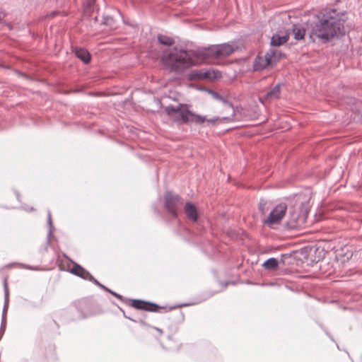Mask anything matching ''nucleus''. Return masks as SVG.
<instances>
[{
	"mask_svg": "<svg viewBox=\"0 0 362 362\" xmlns=\"http://www.w3.org/2000/svg\"><path fill=\"white\" fill-rule=\"evenodd\" d=\"M98 286H99L100 288H103V290H105V291H107V292H108V291H109V290H110L108 288L105 287L104 285H103V284H100V285H98Z\"/></svg>",
	"mask_w": 362,
	"mask_h": 362,
	"instance_id": "28",
	"label": "nucleus"
},
{
	"mask_svg": "<svg viewBox=\"0 0 362 362\" xmlns=\"http://www.w3.org/2000/svg\"><path fill=\"white\" fill-rule=\"evenodd\" d=\"M267 204V202L264 200H261V202H259V211H261V212L262 214H264L265 213V206Z\"/></svg>",
	"mask_w": 362,
	"mask_h": 362,
	"instance_id": "21",
	"label": "nucleus"
},
{
	"mask_svg": "<svg viewBox=\"0 0 362 362\" xmlns=\"http://www.w3.org/2000/svg\"><path fill=\"white\" fill-rule=\"evenodd\" d=\"M131 305L136 309L155 312L159 308L157 304L148 303L141 300H133Z\"/></svg>",
	"mask_w": 362,
	"mask_h": 362,
	"instance_id": "9",
	"label": "nucleus"
},
{
	"mask_svg": "<svg viewBox=\"0 0 362 362\" xmlns=\"http://www.w3.org/2000/svg\"><path fill=\"white\" fill-rule=\"evenodd\" d=\"M88 281H90L93 282L94 284H95V285H96V286H98V285H100V283L97 279H95V278H94L91 274H90V276H89V278H88Z\"/></svg>",
	"mask_w": 362,
	"mask_h": 362,
	"instance_id": "23",
	"label": "nucleus"
},
{
	"mask_svg": "<svg viewBox=\"0 0 362 362\" xmlns=\"http://www.w3.org/2000/svg\"><path fill=\"white\" fill-rule=\"evenodd\" d=\"M209 93L217 100L222 102L223 103L228 105L230 107L233 109V105L229 103L226 98L218 94L217 92L214 90H210Z\"/></svg>",
	"mask_w": 362,
	"mask_h": 362,
	"instance_id": "18",
	"label": "nucleus"
},
{
	"mask_svg": "<svg viewBox=\"0 0 362 362\" xmlns=\"http://www.w3.org/2000/svg\"><path fill=\"white\" fill-rule=\"evenodd\" d=\"M296 223H291V225L289 226V227H290V228H294V227H296Z\"/></svg>",
	"mask_w": 362,
	"mask_h": 362,
	"instance_id": "30",
	"label": "nucleus"
},
{
	"mask_svg": "<svg viewBox=\"0 0 362 362\" xmlns=\"http://www.w3.org/2000/svg\"><path fill=\"white\" fill-rule=\"evenodd\" d=\"M344 14L330 9L320 13L308 21L307 30L313 42L316 38L325 42L344 33Z\"/></svg>",
	"mask_w": 362,
	"mask_h": 362,
	"instance_id": "1",
	"label": "nucleus"
},
{
	"mask_svg": "<svg viewBox=\"0 0 362 362\" xmlns=\"http://www.w3.org/2000/svg\"><path fill=\"white\" fill-rule=\"evenodd\" d=\"M76 56L85 64H88L90 61V54L88 51L84 48H76Z\"/></svg>",
	"mask_w": 362,
	"mask_h": 362,
	"instance_id": "14",
	"label": "nucleus"
},
{
	"mask_svg": "<svg viewBox=\"0 0 362 362\" xmlns=\"http://www.w3.org/2000/svg\"><path fill=\"white\" fill-rule=\"evenodd\" d=\"M281 95V84H276L273 88L268 90L264 95V100L267 101H272L277 100L280 98Z\"/></svg>",
	"mask_w": 362,
	"mask_h": 362,
	"instance_id": "11",
	"label": "nucleus"
},
{
	"mask_svg": "<svg viewBox=\"0 0 362 362\" xmlns=\"http://www.w3.org/2000/svg\"><path fill=\"white\" fill-rule=\"evenodd\" d=\"M109 293H110L112 295H113L114 296H115L116 298H117L118 299L121 300H124V298L122 296H121L120 294H118L112 291H111L110 289L108 291Z\"/></svg>",
	"mask_w": 362,
	"mask_h": 362,
	"instance_id": "24",
	"label": "nucleus"
},
{
	"mask_svg": "<svg viewBox=\"0 0 362 362\" xmlns=\"http://www.w3.org/2000/svg\"><path fill=\"white\" fill-rule=\"evenodd\" d=\"M5 324H6V319L5 317L3 315L2 317V323H1V329H5Z\"/></svg>",
	"mask_w": 362,
	"mask_h": 362,
	"instance_id": "25",
	"label": "nucleus"
},
{
	"mask_svg": "<svg viewBox=\"0 0 362 362\" xmlns=\"http://www.w3.org/2000/svg\"><path fill=\"white\" fill-rule=\"evenodd\" d=\"M199 79L214 80L221 78V73L213 69H201L194 74Z\"/></svg>",
	"mask_w": 362,
	"mask_h": 362,
	"instance_id": "8",
	"label": "nucleus"
},
{
	"mask_svg": "<svg viewBox=\"0 0 362 362\" xmlns=\"http://www.w3.org/2000/svg\"><path fill=\"white\" fill-rule=\"evenodd\" d=\"M161 62L167 70L177 74H181L190 67L202 62L199 48L194 50L178 47L163 52Z\"/></svg>",
	"mask_w": 362,
	"mask_h": 362,
	"instance_id": "2",
	"label": "nucleus"
},
{
	"mask_svg": "<svg viewBox=\"0 0 362 362\" xmlns=\"http://www.w3.org/2000/svg\"><path fill=\"white\" fill-rule=\"evenodd\" d=\"M165 110L170 118L178 124L189 123L201 124L206 121L216 124L218 122L228 119V117L220 118L218 117L206 119L204 116L197 115L190 111L188 106L185 104H179L177 106L169 105L165 107Z\"/></svg>",
	"mask_w": 362,
	"mask_h": 362,
	"instance_id": "3",
	"label": "nucleus"
},
{
	"mask_svg": "<svg viewBox=\"0 0 362 362\" xmlns=\"http://www.w3.org/2000/svg\"><path fill=\"white\" fill-rule=\"evenodd\" d=\"M287 206L284 203L277 204L269 213L268 217L263 221V223L269 228H274L276 225L280 223L285 216Z\"/></svg>",
	"mask_w": 362,
	"mask_h": 362,
	"instance_id": "5",
	"label": "nucleus"
},
{
	"mask_svg": "<svg viewBox=\"0 0 362 362\" xmlns=\"http://www.w3.org/2000/svg\"><path fill=\"white\" fill-rule=\"evenodd\" d=\"M276 51L270 49L264 56L258 55L254 61V69L260 71L272 64V59L275 57Z\"/></svg>",
	"mask_w": 362,
	"mask_h": 362,
	"instance_id": "7",
	"label": "nucleus"
},
{
	"mask_svg": "<svg viewBox=\"0 0 362 362\" xmlns=\"http://www.w3.org/2000/svg\"><path fill=\"white\" fill-rule=\"evenodd\" d=\"M47 222H48V224L50 227V230H49V233L51 234L52 233V217H51V213L49 211H48V214H47Z\"/></svg>",
	"mask_w": 362,
	"mask_h": 362,
	"instance_id": "22",
	"label": "nucleus"
},
{
	"mask_svg": "<svg viewBox=\"0 0 362 362\" xmlns=\"http://www.w3.org/2000/svg\"><path fill=\"white\" fill-rule=\"evenodd\" d=\"M158 41L166 46H171L175 43V40L172 37L164 35H158Z\"/></svg>",
	"mask_w": 362,
	"mask_h": 362,
	"instance_id": "17",
	"label": "nucleus"
},
{
	"mask_svg": "<svg viewBox=\"0 0 362 362\" xmlns=\"http://www.w3.org/2000/svg\"><path fill=\"white\" fill-rule=\"evenodd\" d=\"M238 48V47L235 44L231 42L214 45L199 49V54L203 62H212L216 59L227 57L233 54Z\"/></svg>",
	"mask_w": 362,
	"mask_h": 362,
	"instance_id": "4",
	"label": "nucleus"
},
{
	"mask_svg": "<svg viewBox=\"0 0 362 362\" xmlns=\"http://www.w3.org/2000/svg\"><path fill=\"white\" fill-rule=\"evenodd\" d=\"M292 30L294 38L297 40H302L305 35V29L297 25L293 26Z\"/></svg>",
	"mask_w": 362,
	"mask_h": 362,
	"instance_id": "15",
	"label": "nucleus"
},
{
	"mask_svg": "<svg viewBox=\"0 0 362 362\" xmlns=\"http://www.w3.org/2000/svg\"><path fill=\"white\" fill-rule=\"evenodd\" d=\"M121 311L123 313V315H124V317H126V318H127V319H129V320H132V321H134V322H136V320H134V319L131 318L130 317L127 316V315H125V313H124V311L123 310H122V309H121Z\"/></svg>",
	"mask_w": 362,
	"mask_h": 362,
	"instance_id": "27",
	"label": "nucleus"
},
{
	"mask_svg": "<svg viewBox=\"0 0 362 362\" xmlns=\"http://www.w3.org/2000/svg\"><path fill=\"white\" fill-rule=\"evenodd\" d=\"M187 217L193 222L198 219V213L196 206L191 202H187L184 207Z\"/></svg>",
	"mask_w": 362,
	"mask_h": 362,
	"instance_id": "10",
	"label": "nucleus"
},
{
	"mask_svg": "<svg viewBox=\"0 0 362 362\" xmlns=\"http://www.w3.org/2000/svg\"><path fill=\"white\" fill-rule=\"evenodd\" d=\"M71 272L85 280H88L89 278V276H90V273L86 270L83 267H82L81 265L78 264H74L72 269H71Z\"/></svg>",
	"mask_w": 362,
	"mask_h": 362,
	"instance_id": "12",
	"label": "nucleus"
},
{
	"mask_svg": "<svg viewBox=\"0 0 362 362\" xmlns=\"http://www.w3.org/2000/svg\"><path fill=\"white\" fill-rule=\"evenodd\" d=\"M4 313L6 311L8 306V283L7 279H5L4 281Z\"/></svg>",
	"mask_w": 362,
	"mask_h": 362,
	"instance_id": "19",
	"label": "nucleus"
},
{
	"mask_svg": "<svg viewBox=\"0 0 362 362\" xmlns=\"http://www.w3.org/2000/svg\"><path fill=\"white\" fill-rule=\"evenodd\" d=\"M289 39L288 33H285L283 35H279V33L274 34L271 38V45L272 47L281 46L285 44Z\"/></svg>",
	"mask_w": 362,
	"mask_h": 362,
	"instance_id": "13",
	"label": "nucleus"
},
{
	"mask_svg": "<svg viewBox=\"0 0 362 362\" xmlns=\"http://www.w3.org/2000/svg\"><path fill=\"white\" fill-rule=\"evenodd\" d=\"M156 329L161 332V330L159 328H157Z\"/></svg>",
	"mask_w": 362,
	"mask_h": 362,
	"instance_id": "32",
	"label": "nucleus"
},
{
	"mask_svg": "<svg viewBox=\"0 0 362 362\" xmlns=\"http://www.w3.org/2000/svg\"><path fill=\"white\" fill-rule=\"evenodd\" d=\"M139 322H140L141 324H143V325H144V324H145V323H144V322L142 320H139Z\"/></svg>",
	"mask_w": 362,
	"mask_h": 362,
	"instance_id": "31",
	"label": "nucleus"
},
{
	"mask_svg": "<svg viewBox=\"0 0 362 362\" xmlns=\"http://www.w3.org/2000/svg\"><path fill=\"white\" fill-rule=\"evenodd\" d=\"M5 17V13L2 9L0 8V21Z\"/></svg>",
	"mask_w": 362,
	"mask_h": 362,
	"instance_id": "26",
	"label": "nucleus"
},
{
	"mask_svg": "<svg viewBox=\"0 0 362 362\" xmlns=\"http://www.w3.org/2000/svg\"><path fill=\"white\" fill-rule=\"evenodd\" d=\"M103 23L106 25H108L111 29H115L117 28L115 19L110 16L103 17Z\"/></svg>",
	"mask_w": 362,
	"mask_h": 362,
	"instance_id": "20",
	"label": "nucleus"
},
{
	"mask_svg": "<svg viewBox=\"0 0 362 362\" xmlns=\"http://www.w3.org/2000/svg\"><path fill=\"white\" fill-rule=\"evenodd\" d=\"M278 260L274 257H271L268 259L262 264L263 267L267 270L276 269L278 267Z\"/></svg>",
	"mask_w": 362,
	"mask_h": 362,
	"instance_id": "16",
	"label": "nucleus"
},
{
	"mask_svg": "<svg viewBox=\"0 0 362 362\" xmlns=\"http://www.w3.org/2000/svg\"><path fill=\"white\" fill-rule=\"evenodd\" d=\"M181 202L179 195L173 194L170 192H166L165 194V208L173 218H177V208Z\"/></svg>",
	"mask_w": 362,
	"mask_h": 362,
	"instance_id": "6",
	"label": "nucleus"
},
{
	"mask_svg": "<svg viewBox=\"0 0 362 362\" xmlns=\"http://www.w3.org/2000/svg\"><path fill=\"white\" fill-rule=\"evenodd\" d=\"M119 15H121L120 12L119 11H117Z\"/></svg>",
	"mask_w": 362,
	"mask_h": 362,
	"instance_id": "33",
	"label": "nucleus"
},
{
	"mask_svg": "<svg viewBox=\"0 0 362 362\" xmlns=\"http://www.w3.org/2000/svg\"><path fill=\"white\" fill-rule=\"evenodd\" d=\"M94 2H95V0H88L87 4L88 6L90 7L92 5H93Z\"/></svg>",
	"mask_w": 362,
	"mask_h": 362,
	"instance_id": "29",
	"label": "nucleus"
}]
</instances>
